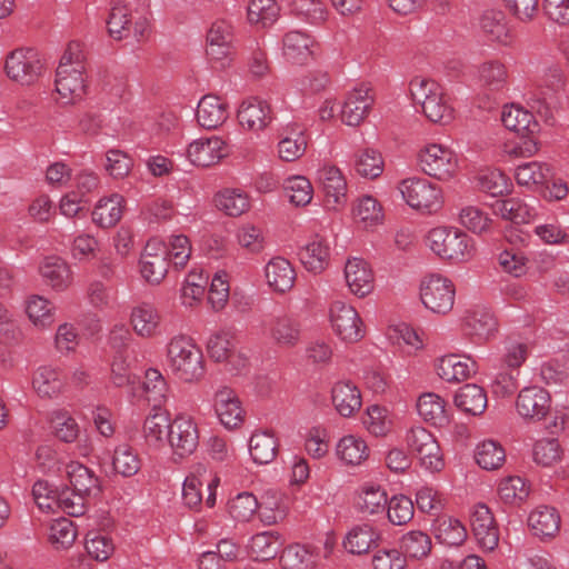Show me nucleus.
Returning <instances> with one entry per match:
<instances>
[{
    "mask_svg": "<svg viewBox=\"0 0 569 569\" xmlns=\"http://www.w3.org/2000/svg\"><path fill=\"white\" fill-rule=\"evenodd\" d=\"M169 368L180 381L199 382L206 373L202 351L191 338L178 336L170 340L167 348Z\"/></svg>",
    "mask_w": 569,
    "mask_h": 569,
    "instance_id": "nucleus-1",
    "label": "nucleus"
},
{
    "mask_svg": "<svg viewBox=\"0 0 569 569\" xmlns=\"http://www.w3.org/2000/svg\"><path fill=\"white\" fill-rule=\"evenodd\" d=\"M410 93L430 121L448 123L453 118V109L448 104L443 89L438 82L416 77L410 81Z\"/></svg>",
    "mask_w": 569,
    "mask_h": 569,
    "instance_id": "nucleus-2",
    "label": "nucleus"
},
{
    "mask_svg": "<svg viewBox=\"0 0 569 569\" xmlns=\"http://www.w3.org/2000/svg\"><path fill=\"white\" fill-rule=\"evenodd\" d=\"M430 249L440 258L463 261L471 257L472 246L469 237L455 228L438 227L428 233Z\"/></svg>",
    "mask_w": 569,
    "mask_h": 569,
    "instance_id": "nucleus-3",
    "label": "nucleus"
},
{
    "mask_svg": "<svg viewBox=\"0 0 569 569\" xmlns=\"http://www.w3.org/2000/svg\"><path fill=\"white\" fill-rule=\"evenodd\" d=\"M107 27L109 36L118 41L128 38L142 41L149 34L148 20L143 17L133 20L129 6L120 0L111 2Z\"/></svg>",
    "mask_w": 569,
    "mask_h": 569,
    "instance_id": "nucleus-4",
    "label": "nucleus"
},
{
    "mask_svg": "<svg viewBox=\"0 0 569 569\" xmlns=\"http://www.w3.org/2000/svg\"><path fill=\"white\" fill-rule=\"evenodd\" d=\"M418 163L426 174L438 180H449L458 168L455 152L439 143L425 146L418 153Z\"/></svg>",
    "mask_w": 569,
    "mask_h": 569,
    "instance_id": "nucleus-5",
    "label": "nucleus"
},
{
    "mask_svg": "<svg viewBox=\"0 0 569 569\" xmlns=\"http://www.w3.org/2000/svg\"><path fill=\"white\" fill-rule=\"evenodd\" d=\"M456 290L451 280L440 274L426 277L420 284V298L425 307L435 313L446 315L455 303Z\"/></svg>",
    "mask_w": 569,
    "mask_h": 569,
    "instance_id": "nucleus-6",
    "label": "nucleus"
},
{
    "mask_svg": "<svg viewBox=\"0 0 569 569\" xmlns=\"http://www.w3.org/2000/svg\"><path fill=\"white\" fill-rule=\"evenodd\" d=\"M409 451L415 455L421 466L431 472L440 471L443 466L440 446L433 435L423 427L411 428L406 436Z\"/></svg>",
    "mask_w": 569,
    "mask_h": 569,
    "instance_id": "nucleus-7",
    "label": "nucleus"
},
{
    "mask_svg": "<svg viewBox=\"0 0 569 569\" xmlns=\"http://www.w3.org/2000/svg\"><path fill=\"white\" fill-rule=\"evenodd\" d=\"M400 190L407 203L417 210L432 212L442 206L441 189L425 178L406 179Z\"/></svg>",
    "mask_w": 569,
    "mask_h": 569,
    "instance_id": "nucleus-8",
    "label": "nucleus"
},
{
    "mask_svg": "<svg viewBox=\"0 0 569 569\" xmlns=\"http://www.w3.org/2000/svg\"><path fill=\"white\" fill-rule=\"evenodd\" d=\"M7 76L21 84H31L38 80L43 63L34 49H17L6 60Z\"/></svg>",
    "mask_w": 569,
    "mask_h": 569,
    "instance_id": "nucleus-9",
    "label": "nucleus"
},
{
    "mask_svg": "<svg viewBox=\"0 0 569 569\" xmlns=\"http://www.w3.org/2000/svg\"><path fill=\"white\" fill-rule=\"evenodd\" d=\"M167 439L174 457L187 458L199 446L198 426L190 417L178 416L171 423Z\"/></svg>",
    "mask_w": 569,
    "mask_h": 569,
    "instance_id": "nucleus-10",
    "label": "nucleus"
},
{
    "mask_svg": "<svg viewBox=\"0 0 569 569\" xmlns=\"http://www.w3.org/2000/svg\"><path fill=\"white\" fill-rule=\"evenodd\" d=\"M329 315L333 331L341 340L357 342L363 338V325L353 307L342 301H335Z\"/></svg>",
    "mask_w": 569,
    "mask_h": 569,
    "instance_id": "nucleus-11",
    "label": "nucleus"
},
{
    "mask_svg": "<svg viewBox=\"0 0 569 569\" xmlns=\"http://www.w3.org/2000/svg\"><path fill=\"white\" fill-rule=\"evenodd\" d=\"M207 351L213 361L224 362L231 371H238L247 365V358L237 351L236 336L229 330L212 333L207 342Z\"/></svg>",
    "mask_w": 569,
    "mask_h": 569,
    "instance_id": "nucleus-12",
    "label": "nucleus"
},
{
    "mask_svg": "<svg viewBox=\"0 0 569 569\" xmlns=\"http://www.w3.org/2000/svg\"><path fill=\"white\" fill-rule=\"evenodd\" d=\"M168 247L158 240H149L140 257V272L152 284L160 283L168 272Z\"/></svg>",
    "mask_w": 569,
    "mask_h": 569,
    "instance_id": "nucleus-13",
    "label": "nucleus"
},
{
    "mask_svg": "<svg viewBox=\"0 0 569 569\" xmlns=\"http://www.w3.org/2000/svg\"><path fill=\"white\" fill-rule=\"evenodd\" d=\"M516 408L523 419L540 421L550 413L551 397L542 387H526L518 393Z\"/></svg>",
    "mask_w": 569,
    "mask_h": 569,
    "instance_id": "nucleus-14",
    "label": "nucleus"
},
{
    "mask_svg": "<svg viewBox=\"0 0 569 569\" xmlns=\"http://www.w3.org/2000/svg\"><path fill=\"white\" fill-rule=\"evenodd\" d=\"M470 525L478 545L488 551H492L499 543V529L490 509L478 503L470 516Z\"/></svg>",
    "mask_w": 569,
    "mask_h": 569,
    "instance_id": "nucleus-15",
    "label": "nucleus"
},
{
    "mask_svg": "<svg viewBox=\"0 0 569 569\" xmlns=\"http://www.w3.org/2000/svg\"><path fill=\"white\" fill-rule=\"evenodd\" d=\"M238 119L240 126L252 132L264 130L273 120L271 106L259 98L244 100L239 110Z\"/></svg>",
    "mask_w": 569,
    "mask_h": 569,
    "instance_id": "nucleus-16",
    "label": "nucleus"
},
{
    "mask_svg": "<svg viewBox=\"0 0 569 569\" xmlns=\"http://www.w3.org/2000/svg\"><path fill=\"white\" fill-rule=\"evenodd\" d=\"M214 410L224 428L232 430L239 428L244 421V410L237 393L223 387L214 395Z\"/></svg>",
    "mask_w": 569,
    "mask_h": 569,
    "instance_id": "nucleus-17",
    "label": "nucleus"
},
{
    "mask_svg": "<svg viewBox=\"0 0 569 569\" xmlns=\"http://www.w3.org/2000/svg\"><path fill=\"white\" fill-rule=\"evenodd\" d=\"M189 160L198 167H211L228 154L226 142L219 137L201 138L189 144Z\"/></svg>",
    "mask_w": 569,
    "mask_h": 569,
    "instance_id": "nucleus-18",
    "label": "nucleus"
},
{
    "mask_svg": "<svg viewBox=\"0 0 569 569\" xmlns=\"http://www.w3.org/2000/svg\"><path fill=\"white\" fill-rule=\"evenodd\" d=\"M373 104L371 89L366 86L355 88L349 94L341 109V120L348 126H359L368 116Z\"/></svg>",
    "mask_w": 569,
    "mask_h": 569,
    "instance_id": "nucleus-19",
    "label": "nucleus"
},
{
    "mask_svg": "<svg viewBox=\"0 0 569 569\" xmlns=\"http://www.w3.org/2000/svg\"><path fill=\"white\" fill-rule=\"evenodd\" d=\"M305 129L297 122L288 123L279 130L278 153L287 162L300 159L307 149Z\"/></svg>",
    "mask_w": 569,
    "mask_h": 569,
    "instance_id": "nucleus-20",
    "label": "nucleus"
},
{
    "mask_svg": "<svg viewBox=\"0 0 569 569\" xmlns=\"http://www.w3.org/2000/svg\"><path fill=\"white\" fill-rule=\"evenodd\" d=\"M318 179L329 209L336 210L347 202V182L337 167H323L318 172Z\"/></svg>",
    "mask_w": 569,
    "mask_h": 569,
    "instance_id": "nucleus-21",
    "label": "nucleus"
},
{
    "mask_svg": "<svg viewBox=\"0 0 569 569\" xmlns=\"http://www.w3.org/2000/svg\"><path fill=\"white\" fill-rule=\"evenodd\" d=\"M83 68L58 67L56 72V90L63 103H74L86 94Z\"/></svg>",
    "mask_w": 569,
    "mask_h": 569,
    "instance_id": "nucleus-22",
    "label": "nucleus"
},
{
    "mask_svg": "<svg viewBox=\"0 0 569 569\" xmlns=\"http://www.w3.org/2000/svg\"><path fill=\"white\" fill-rule=\"evenodd\" d=\"M67 477L72 490L86 496L89 499L101 493L100 479L87 466L71 461L66 467Z\"/></svg>",
    "mask_w": 569,
    "mask_h": 569,
    "instance_id": "nucleus-23",
    "label": "nucleus"
},
{
    "mask_svg": "<svg viewBox=\"0 0 569 569\" xmlns=\"http://www.w3.org/2000/svg\"><path fill=\"white\" fill-rule=\"evenodd\" d=\"M315 46L312 37L301 31H289L282 39L283 56L293 64H305L311 60Z\"/></svg>",
    "mask_w": 569,
    "mask_h": 569,
    "instance_id": "nucleus-24",
    "label": "nucleus"
},
{
    "mask_svg": "<svg viewBox=\"0 0 569 569\" xmlns=\"http://www.w3.org/2000/svg\"><path fill=\"white\" fill-rule=\"evenodd\" d=\"M197 121L204 129H217L229 117L228 103L214 94L201 98L197 108Z\"/></svg>",
    "mask_w": 569,
    "mask_h": 569,
    "instance_id": "nucleus-25",
    "label": "nucleus"
},
{
    "mask_svg": "<svg viewBox=\"0 0 569 569\" xmlns=\"http://www.w3.org/2000/svg\"><path fill=\"white\" fill-rule=\"evenodd\" d=\"M345 278L350 291L358 297H365L373 289V274L363 259H349L345 266Z\"/></svg>",
    "mask_w": 569,
    "mask_h": 569,
    "instance_id": "nucleus-26",
    "label": "nucleus"
},
{
    "mask_svg": "<svg viewBox=\"0 0 569 569\" xmlns=\"http://www.w3.org/2000/svg\"><path fill=\"white\" fill-rule=\"evenodd\" d=\"M463 330L476 343H481L495 333L497 320L489 310L477 308L467 312Z\"/></svg>",
    "mask_w": 569,
    "mask_h": 569,
    "instance_id": "nucleus-27",
    "label": "nucleus"
},
{
    "mask_svg": "<svg viewBox=\"0 0 569 569\" xmlns=\"http://www.w3.org/2000/svg\"><path fill=\"white\" fill-rule=\"evenodd\" d=\"M528 526L541 540L552 539L560 530V516L555 508L540 506L529 515Z\"/></svg>",
    "mask_w": 569,
    "mask_h": 569,
    "instance_id": "nucleus-28",
    "label": "nucleus"
},
{
    "mask_svg": "<svg viewBox=\"0 0 569 569\" xmlns=\"http://www.w3.org/2000/svg\"><path fill=\"white\" fill-rule=\"evenodd\" d=\"M264 274L269 287L280 293L291 290L296 281L293 267L282 257L272 258L264 268Z\"/></svg>",
    "mask_w": 569,
    "mask_h": 569,
    "instance_id": "nucleus-29",
    "label": "nucleus"
},
{
    "mask_svg": "<svg viewBox=\"0 0 569 569\" xmlns=\"http://www.w3.org/2000/svg\"><path fill=\"white\" fill-rule=\"evenodd\" d=\"M271 339L280 348H293L300 341V322L290 316L281 315L272 318L269 322Z\"/></svg>",
    "mask_w": 569,
    "mask_h": 569,
    "instance_id": "nucleus-30",
    "label": "nucleus"
},
{
    "mask_svg": "<svg viewBox=\"0 0 569 569\" xmlns=\"http://www.w3.org/2000/svg\"><path fill=\"white\" fill-rule=\"evenodd\" d=\"M332 403L342 417H351L360 410L362 399L360 390L350 381L337 382L331 391Z\"/></svg>",
    "mask_w": 569,
    "mask_h": 569,
    "instance_id": "nucleus-31",
    "label": "nucleus"
},
{
    "mask_svg": "<svg viewBox=\"0 0 569 569\" xmlns=\"http://www.w3.org/2000/svg\"><path fill=\"white\" fill-rule=\"evenodd\" d=\"M381 533L371 525L362 523L353 527L343 540V547L353 555H363L378 547Z\"/></svg>",
    "mask_w": 569,
    "mask_h": 569,
    "instance_id": "nucleus-32",
    "label": "nucleus"
},
{
    "mask_svg": "<svg viewBox=\"0 0 569 569\" xmlns=\"http://www.w3.org/2000/svg\"><path fill=\"white\" fill-rule=\"evenodd\" d=\"M477 371L476 361L470 357L461 359L458 355H447L439 360L438 375L449 382H460Z\"/></svg>",
    "mask_w": 569,
    "mask_h": 569,
    "instance_id": "nucleus-33",
    "label": "nucleus"
},
{
    "mask_svg": "<svg viewBox=\"0 0 569 569\" xmlns=\"http://www.w3.org/2000/svg\"><path fill=\"white\" fill-rule=\"evenodd\" d=\"M32 387L39 397L52 399L61 393L64 387V377L60 370L42 366L33 373Z\"/></svg>",
    "mask_w": 569,
    "mask_h": 569,
    "instance_id": "nucleus-34",
    "label": "nucleus"
},
{
    "mask_svg": "<svg viewBox=\"0 0 569 569\" xmlns=\"http://www.w3.org/2000/svg\"><path fill=\"white\" fill-rule=\"evenodd\" d=\"M300 261L308 271L313 273L322 272L329 264L330 248L326 239L316 236L299 252Z\"/></svg>",
    "mask_w": 569,
    "mask_h": 569,
    "instance_id": "nucleus-35",
    "label": "nucleus"
},
{
    "mask_svg": "<svg viewBox=\"0 0 569 569\" xmlns=\"http://www.w3.org/2000/svg\"><path fill=\"white\" fill-rule=\"evenodd\" d=\"M282 539L277 531H263L251 537L248 552L253 560L267 561L276 558L282 547Z\"/></svg>",
    "mask_w": 569,
    "mask_h": 569,
    "instance_id": "nucleus-36",
    "label": "nucleus"
},
{
    "mask_svg": "<svg viewBox=\"0 0 569 569\" xmlns=\"http://www.w3.org/2000/svg\"><path fill=\"white\" fill-rule=\"evenodd\" d=\"M123 203V197L118 193L100 199L92 211L93 222L101 228L116 226L122 217Z\"/></svg>",
    "mask_w": 569,
    "mask_h": 569,
    "instance_id": "nucleus-37",
    "label": "nucleus"
},
{
    "mask_svg": "<svg viewBox=\"0 0 569 569\" xmlns=\"http://www.w3.org/2000/svg\"><path fill=\"white\" fill-rule=\"evenodd\" d=\"M501 121L508 130L515 131L522 137H528L538 130V122L535 120L533 114L513 104L505 107L501 113Z\"/></svg>",
    "mask_w": 569,
    "mask_h": 569,
    "instance_id": "nucleus-38",
    "label": "nucleus"
},
{
    "mask_svg": "<svg viewBox=\"0 0 569 569\" xmlns=\"http://www.w3.org/2000/svg\"><path fill=\"white\" fill-rule=\"evenodd\" d=\"M455 405L466 413L481 415L487 407V395L481 387L468 383L457 391Z\"/></svg>",
    "mask_w": 569,
    "mask_h": 569,
    "instance_id": "nucleus-39",
    "label": "nucleus"
},
{
    "mask_svg": "<svg viewBox=\"0 0 569 569\" xmlns=\"http://www.w3.org/2000/svg\"><path fill=\"white\" fill-rule=\"evenodd\" d=\"M278 441L273 433L256 431L249 441L252 460L259 465H267L274 460L278 453Z\"/></svg>",
    "mask_w": 569,
    "mask_h": 569,
    "instance_id": "nucleus-40",
    "label": "nucleus"
},
{
    "mask_svg": "<svg viewBox=\"0 0 569 569\" xmlns=\"http://www.w3.org/2000/svg\"><path fill=\"white\" fill-rule=\"evenodd\" d=\"M43 279L56 290H64L72 280L68 263L60 257H48L40 267Z\"/></svg>",
    "mask_w": 569,
    "mask_h": 569,
    "instance_id": "nucleus-41",
    "label": "nucleus"
},
{
    "mask_svg": "<svg viewBox=\"0 0 569 569\" xmlns=\"http://www.w3.org/2000/svg\"><path fill=\"white\" fill-rule=\"evenodd\" d=\"M478 74L481 86L489 91L499 92L508 84V69L499 60L483 62L478 69Z\"/></svg>",
    "mask_w": 569,
    "mask_h": 569,
    "instance_id": "nucleus-42",
    "label": "nucleus"
},
{
    "mask_svg": "<svg viewBox=\"0 0 569 569\" xmlns=\"http://www.w3.org/2000/svg\"><path fill=\"white\" fill-rule=\"evenodd\" d=\"M399 548L406 559L421 560L431 552V538L421 530H411L400 538Z\"/></svg>",
    "mask_w": 569,
    "mask_h": 569,
    "instance_id": "nucleus-43",
    "label": "nucleus"
},
{
    "mask_svg": "<svg viewBox=\"0 0 569 569\" xmlns=\"http://www.w3.org/2000/svg\"><path fill=\"white\" fill-rule=\"evenodd\" d=\"M493 210L501 218L515 223H528L536 216L535 209L520 198L499 200Z\"/></svg>",
    "mask_w": 569,
    "mask_h": 569,
    "instance_id": "nucleus-44",
    "label": "nucleus"
},
{
    "mask_svg": "<svg viewBox=\"0 0 569 569\" xmlns=\"http://www.w3.org/2000/svg\"><path fill=\"white\" fill-rule=\"evenodd\" d=\"M445 407V400L433 392L421 395L417 401L418 413L425 421L435 426H443L448 422Z\"/></svg>",
    "mask_w": 569,
    "mask_h": 569,
    "instance_id": "nucleus-45",
    "label": "nucleus"
},
{
    "mask_svg": "<svg viewBox=\"0 0 569 569\" xmlns=\"http://www.w3.org/2000/svg\"><path fill=\"white\" fill-rule=\"evenodd\" d=\"M131 323L137 335L152 337L159 328L160 316L153 306L141 303L132 309Z\"/></svg>",
    "mask_w": 569,
    "mask_h": 569,
    "instance_id": "nucleus-46",
    "label": "nucleus"
},
{
    "mask_svg": "<svg viewBox=\"0 0 569 569\" xmlns=\"http://www.w3.org/2000/svg\"><path fill=\"white\" fill-rule=\"evenodd\" d=\"M53 498V508L56 507L71 517H80L84 515L90 501L89 498L76 492L68 486L59 489V491L54 493Z\"/></svg>",
    "mask_w": 569,
    "mask_h": 569,
    "instance_id": "nucleus-47",
    "label": "nucleus"
},
{
    "mask_svg": "<svg viewBox=\"0 0 569 569\" xmlns=\"http://www.w3.org/2000/svg\"><path fill=\"white\" fill-rule=\"evenodd\" d=\"M475 458L480 468L496 470L505 463L506 452L499 442L487 440L477 447Z\"/></svg>",
    "mask_w": 569,
    "mask_h": 569,
    "instance_id": "nucleus-48",
    "label": "nucleus"
},
{
    "mask_svg": "<svg viewBox=\"0 0 569 569\" xmlns=\"http://www.w3.org/2000/svg\"><path fill=\"white\" fill-rule=\"evenodd\" d=\"M214 202L219 210L230 217H239L250 207L248 196L240 190L226 189L214 197Z\"/></svg>",
    "mask_w": 569,
    "mask_h": 569,
    "instance_id": "nucleus-49",
    "label": "nucleus"
},
{
    "mask_svg": "<svg viewBox=\"0 0 569 569\" xmlns=\"http://www.w3.org/2000/svg\"><path fill=\"white\" fill-rule=\"evenodd\" d=\"M337 455L347 465L357 466L368 458L369 451L362 439L346 436L337 445Z\"/></svg>",
    "mask_w": 569,
    "mask_h": 569,
    "instance_id": "nucleus-50",
    "label": "nucleus"
},
{
    "mask_svg": "<svg viewBox=\"0 0 569 569\" xmlns=\"http://www.w3.org/2000/svg\"><path fill=\"white\" fill-rule=\"evenodd\" d=\"M476 182L480 191L492 197L508 193L509 187L511 186L508 177L497 169H488L479 172L476 177Z\"/></svg>",
    "mask_w": 569,
    "mask_h": 569,
    "instance_id": "nucleus-51",
    "label": "nucleus"
},
{
    "mask_svg": "<svg viewBox=\"0 0 569 569\" xmlns=\"http://www.w3.org/2000/svg\"><path fill=\"white\" fill-rule=\"evenodd\" d=\"M313 562V552L305 545H290L280 555V563L283 569H307Z\"/></svg>",
    "mask_w": 569,
    "mask_h": 569,
    "instance_id": "nucleus-52",
    "label": "nucleus"
},
{
    "mask_svg": "<svg viewBox=\"0 0 569 569\" xmlns=\"http://www.w3.org/2000/svg\"><path fill=\"white\" fill-rule=\"evenodd\" d=\"M480 26L490 41L502 43L508 41L509 30L503 12L496 10L486 11L481 17Z\"/></svg>",
    "mask_w": 569,
    "mask_h": 569,
    "instance_id": "nucleus-53",
    "label": "nucleus"
},
{
    "mask_svg": "<svg viewBox=\"0 0 569 569\" xmlns=\"http://www.w3.org/2000/svg\"><path fill=\"white\" fill-rule=\"evenodd\" d=\"M355 168L365 178L376 179L383 172V159L375 149H363L356 154Z\"/></svg>",
    "mask_w": 569,
    "mask_h": 569,
    "instance_id": "nucleus-54",
    "label": "nucleus"
},
{
    "mask_svg": "<svg viewBox=\"0 0 569 569\" xmlns=\"http://www.w3.org/2000/svg\"><path fill=\"white\" fill-rule=\"evenodd\" d=\"M112 466L117 473L132 477L140 470L141 462L138 453L131 447L121 445L114 450Z\"/></svg>",
    "mask_w": 569,
    "mask_h": 569,
    "instance_id": "nucleus-55",
    "label": "nucleus"
},
{
    "mask_svg": "<svg viewBox=\"0 0 569 569\" xmlns=\"http://www.w3.org/2000/svg\"><path fill=\"white\" fill-rule=\"evenodd\" d=\"M171 423L172 421H170L168 413L164 411H156L149 415L143 423V433L147 441L154 445L163 442L171 428Z\"/></svg>",
    "mask_w": 569,
    "mask_h": 569,
    "instance_id": "nucleus-56",
    "label": "nucleus"
},
{
    "mask_svg": "<svg viewBox=\"0 0 569 569\" xmlns=\"http://www.w3.org/2000/svg\"><path fill=\"white\" fill-rule=\"evenodd\" d=\"M77 537L73 522L67 518H60L52 522L49 530V541L57 549L70 548Z\"/></svg>",
    "mask_w": 569,
    "mask_h": 569,
    "instance_id": "nucleus-57",
    "label": "nucleus"
},
{
    "mask_svg": "<svg viewBox=\"0 0 569 569\" xmlns=\"http://www.w3.org/2000/svg\"><path fill=\"white\" fill-rule=\"evenodd\" d=\"M259 503L250 492H241L228 502L229 515L237 521L247 522L257 512Z\"/></svg>",
    "mask_w": 569,
    "mask_h": 569,
    "instance_id": "nucleus-58",
    "label": "nucleus"
},
{
    "mask_svg": "<svg viewBox=\"0 0 569 569\" xmlns=\"http://www.w3.org/2000/svg\"><path fill=\"white\" fill-rule=\"evenodd\" d=\"M498 495L503 502L516 505L527 499L529 486L521 477L511 476L501 480Z\"/></svg>",
    "mask_w": 569,
    "mask_h": 569,
    "instance_id": "nucleus-59",
    "label": "nucleus"
},
{
    "mask_svg": "<svg viewBox=\"0 0 569 569\" xmlns=\"http://www.w3.org/2000/svg\"><path fill=\"white\" fill-rule=\"evenodd\" d=\"M353 216L365 227L378 224L383 218L380 203L371 196H363L358 200L353 208Z\"/></svg>",
    "mask_w": 569,
    "mask_h": 569,
    "instance_id": "nucleus-60",
    "label": "nucleus"
},
{
    "mask_svg": "<svg viewBox=\"0 0 569 569\" xmlns=\"http://www.w3.org/2000/svg\"><path fill=\"white\" fill-rule=\"evenodd\" d=\"M279 14L274 0H251L248 6V19L251 23L263 27L272 24Z\"/></svg>",
    "mask_w": 569,
    "mask_h": 569,
    "instance_id": "nucleus-61",
    "label": "nucleus"
},
{
    "mask_svg": "<svg viewBox=\"0 0 569 569\" xmlns=\"http://www.w3.org/2000/svg\"><path fill=\"white\" fill-rule=\"evenodd\" d=\"M290 10L313 24H320L327 18L326 6L319 0H291Z\"/></svg>",
    "mask_w": 569,
    "mask_h": 569,
    "instance_id": "nucleus-62",
    "label": "nucleus"
},
{
    "mask_svg": "<svg viewBox=\"0 0 569 569\" xmlns=\"http://www.w3.org/2000/svg\"><path fill=\"white\" fill-rule=\"evenodd\" d=\"M387 505L388 519L392 525L403 526L413 518L415 507L410 498L403 495L393 496Z\"/></svg>",
    "mask_w": 569,
    "mask_h": 569,
    "instance_id": "nucleus-63",
    "label": "nucleus"
},
{
    "mask_svg": "<svg viewBox=\"0 0 569 569\" xmlns=\"http://www.w3.org/2000/svg\"><path fill=\"white\" fill-rule=\"evenodd\" d=\"M387 503V493L379 486L363 487L359 495L358 506L362 512L369 515L383 512Z\"/></svg>",
    "mask_w": 569,
    "mask_h": 569,
    "instance_id": "nucleus-64",
    "label": "nucleus"
}]
</instances>
